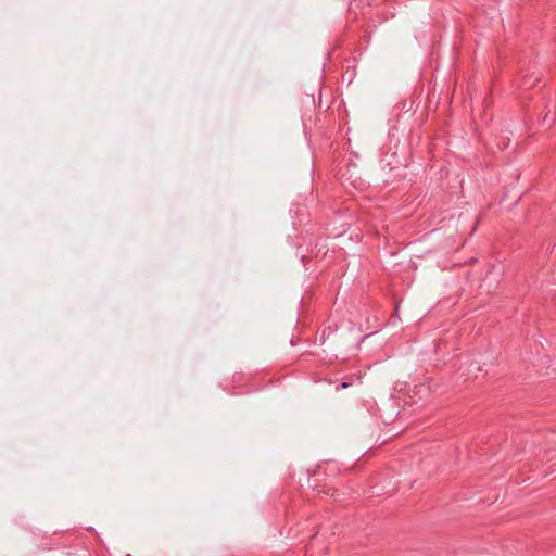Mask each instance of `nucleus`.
I'll list each match as a JSON object with an SVG mask.
<instances>
[{"mask_svg": "<svg viewBox=\"0 0 556 556\" xmlns=\"http://www.w3.org/2000/svg\"><path fill=\"white\" fill-rule=\"evenodd\" d=\"M350 386H351V383H349V382H341L339 386L336 387V390L339 391L340 389H345Z\"/></svg>", "mask_w": 556, "mask_h": 556, "instance_id": "7ed1b4c3", "label": "nucleus"}, {"mask_svg": "<svg viewBox=\"0 0 556 556\" xmlns=\"http://www.w3.org/2000/svg\"><path fill=\"white\" fill-rule=\"evenodd\" d=\"M71 536H66L62 531H54L51 534L34 533V544L41 551H53L72 546Z\"/></svg>", "mask_w": 556, "mask_h": 556, "instance_id": "f257e3e1", "label": "nucleus"}, {"mask_svg": "<svg viewBox=\"0 0 556 556\" xmlns=\"http://www.w3.org/2000/svg\"><path fill=\"white\" fill-rule=\"evenodd\" d=\"M336 329H332L331 327H328V334L332 333ZM326 331L327 329H324L323 330V333H321V342H325V334H326Z\"/></svg>", "mask_w": 556, "mask_h": 556, "instance_id": "f03ea898", "label": "nucleus"}]
</instances>
